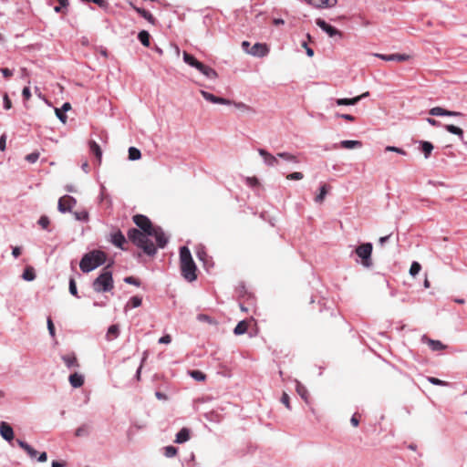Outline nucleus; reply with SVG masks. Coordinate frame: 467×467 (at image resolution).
Returning a JSON list of instances; mask_svg holds the SVG:
<instances>
[{
	"instance_id": "obj_1",
	"label": "nucleus",
	"mask_w": 467,
	"mask_h": 467,
	"mask_svg": "<svg viewBox=\"0 0 467 467\" xmlns=\"http://www.w3.org/2000/svg\"><path fill=\"white\" fill-rule=\"evenodd\" d=\"M134 223L149 235L153 236L156 240L157 247L164 248L168 243L163 230L160 226H153L150 220L143 214H136L133 216Z\"/></svg>"
},
{
	"instance_id": "obj_2",
	"label": "nucleus",
	"mask_w": 467,
	"mask_h": 467,
	"mask_svg": "<svg viewBox=\"0 0 467 467\" xmlns=\"http://www.w3.org/2000/svg\"><path fill=\"white\" fill-rule=\"evenodd\" d=\"M180 267L182 276L185 280L193 282L197 279V267L187 246L180 248Z\"/></svg>"
},
{
	"instance_id": "obj_3",
	"label": "nucleus",
	"mask_w": 467,
	"mask_h": 467,
	"mask_svg": "<svg viewBox=\"0 0 467 467\" xmlns=\"http://www.w3.org/2000/svg\"><path fill=\"white\" fill-rule=\"evenodd\" d=\"M147 233L140 231L137 228H131L128 231V238L130 242H132L137 247L143 250V252L150 255L153 256L157 253V247L150 241Z\"/></svg>"
},
{
	"instance_id": "obj_4",
	"label": "nucleus",
	"mask_w": 467,
	"mask_h": 467,
	"mask_svg": "<svg viewBox=\"0 0 467 467\" xmlns=\"http://www.w3.org/2000/svg\"><path fill=\"white\" fill-rule=\"evenodd\" d=\"M106 254L100 250H93L83 255L79 267L83 273H89L106 262Z\"/></svg>"
},
{
	"instance_id": "obj_5",
	"label": "nucleus",
	"mask_w": 467,
	"mask_h": 467,
	"mask_svg": "<svg viewBox=\"0 0 467 467\" xmlns=\"http://www.w3.org/2000/svg\"><path fill=\"white\" fill-rule=\"evenodd\" d=\"M114 287V281L112 272L109 270V265L103 268L100 275L93 281L92 288L97 293L109 292Z\"/></svg>"
},
{
	"instance_id": "obj_6",
	"label": "nucleus",
	"mask_w": 467,
	"mask_h": 467,
	"mask_svg": "<svg viewBox=\"0 0 467 467\" xmlns=\"http://www.w3.org/2000/svg\"><path fill=\"white\" fill-rule=\"evenodd\" d=\"M372 250L373 245L371 243H364L355 249V254L361 259V265L364 267L369 268L373 265L371 259Z\"/></svg>"
},
{
	"instance_id": "obj_7",
	"label": "nucleus",
	"mask_w": 467,
	"mask_h": 467,
	"mask_svg": "<svg viewBox=\"0 0 467 467\" xmlns=\"http://www.w3.org/2000/svg\"><path fill=\"white\" fill-rule=\"evenodd\" d=\"M76 203L77 200L74 197L70 195H64L58 200L57 209L62 213L71 212Z\"/></svg>"
},
{
	"instance_id": "obj_8",
	"label": "nucleus",
	"mask_w": 467,
	"mask_h": 467,
	"mask_svg": "<svg viewBox=\"0 0 467 467\" xmlns=\"http://www.w3.org/2000/svg\"><path fill=\"white\" fill-rule=\"evenodd\" d=\"M316 24L319 26L324 32H326L330 37L339 36L342 37V32L337 29L336 27L327 24L325 20L321 18H317L316 20Z\"/></svg>"
},
{
	"instance_id": "obj_9",
	"label": "nucleus",
	"mask_w": 467,
	"mask_h": 467,
	"mask_svg": "<svg viewBox=\"0 0 467 467\" xmlns=\"http://www.w3.org/2000/svg\"><path fill=\"white\" fill-rule=\"evenodd\" d=\"M258 153L263 158L264 162L266 166L275 167V166L278 165V163H279L278 158L279 157H277V154L275 156L272 155L271 153H269L267 150H265L264 149H258Z\"/></svg>"
},
{
	"instance_id": "obj_10",
	"label": "nucleus",
	"mask_w": 467,
	"mask_h": 467,
	"mask_svg": "<svg viewBox=\"0 0 467 467\" xmlns=\"http://www.w3.org/2000/svg\"><path fill=\"white\" fill-rule=\"evenodd\" d=\"M203 99L213 104H223V105H231L233 102L227 99L216 97L212 93H209L204 90L200 91Z\"/></svg>"
},
{
	"instance_id": "obj_11",
	"label": "nucleus",
	"mask_w": 467,
	"mask_h": 467,
	"mask_svg": "<svg viewBox=\"0 0 467 467\" xmlns=\"http://www.w3.org/2000/svg\"><path fill=\"white\" fill-rule=\"evenodd\" d=\"M247 52L254 57H263L268 54L269 49L265 44L255 43Z\"/></svg>"
},
{
	"instance_id": "obj_12",
	"label": "nucleus",
	"mask_w": 467,
	"mask_h": 467,
	"mask_svg": "<svg viewBox=\"0 0 467 467\" xmlns=\"http://www.w3.org/2000/svg\"><path fill=\"white\" fill-rule=\"evenodd\" d=\"M421 342L427 344L432 351H440L447 348L441 341L431 339L426 335L421 337Z\"/></svg>"
},
{
	"instance_id": "obj_13",
	"label": "nucleus",
	"mask_w": 467,
	"mask_h": 467,
	"mask_svg": "<svg viewBox=\"0 0 467 467\" xmlns=\"http://www.w3.org/2000/svg\"><path fill=\"white\" fill-rule=\"evenodd\" d=\"M111 243L121 250H126L124 244H126V238L124 234L119 231H116L110 234Z\"/></svg>"
},
{
	"instance_id": "obj_14",
	"label": "nucleus",
	"mask_w": 467,
	"mask_h": 467,
	"mask_svg": "<svg viewBox=\"0 0 467 467\" xmlns=\"http://www.w3.org/2000/svg\"><path fill=\"white\" fill-rule=\"evenodd\" d=\"M375 56L382 60L385 61H398V62H403L410 58L409 55L406 54H375Z\"/></svg>"
},
{
	"instance_id": "obj_15",
	"label": "nucleus",
	"mask_w": 467,
	"mask_h": 467,
	"mask_svg": "<svg viewBox=\"0 0 467 467\" xmlns=\"http://www.w3.org/2000/svg\"><path fill=\"white\" fill-rule=\"evenodd\" d=\"M0 435L7 441H11L14 439L13 428L5 421L0 422Z\"/></svg>"
},
{
	"instance_id": "obj_16",
	"label": "nucleus",
	"mask_w": 467,
	"mask_h": 467,
	"mask_svg": "<svg viewBox=\"0 0 467 467\" xmlns=\"http://www.w3.org/2000/svg\"><path fill=\"white\" fill-rule=\"evenodd\" d=\"M196 69L209 79H215L218 77L217 72L213 68L204 65L202 62H199Z\"/></svg>"
},
{
	"instance_id": "obj_17",
	"label": "nucleus",
	"mask_w": 467,
	"mask_h": 467,
	"mask_svg": "<svg viewBox=\"0 0 467 467\" xmlns=\"http://www.w3.org/2000/svg\"><path fill=\"white\" fill-rule=\"evenodd\" d=\"M308 4L316 8H329L337 5V0H307Z\"/></svg>"
},
{
	"instance_id": "obj_18",
	"label": "nucleus",
	"mask_w": 467,
	"mask_h": 467,
	"mask_svg": "<svg viewBox=\"0 0 467 467\" xmlns=\"http://www.w3.org/2000/svg\"><path fill=\"white\" fill-rule=\"evenodd\" d=\"M89 150L90 152L95 155V157L97 158V161L99 163L101 162V158H102V150L100 149V146L94 140H90L89 143Z\"/></svg>"
},
{
	"instance_id": "obj_19",
	"label": "nucleus",
	"mask_w": 467,
	"mask_h": 467,
	"mask_svg": "<svg viewBox=\"0 0 467 467\" xmlns=\"http://www.w3.org/2000/svg\"><path fill=\"white\" fill-rule=\"evenodd\" d=\"M16 443L28 454L30 458L34 459L36 457L37 451L28 443L22 440H16Z\"/></svg>"
},
{
	"instance_id": "obj_20",
	"label": "nucleus",
	"mask_w": 467,
	"mask_h": 467,
	"mask_svg": "<svg viewBox=\"0 0 467 467\" xmlns=\"http://www.w3.org/2000/svg\"><path fill=\"white\" fill-rule=\"evenodd\" d=\"M68 379L73 388H80L84 384V377L78 373L71 374Z\"/></svg>"
},
{
	"instance_id": "obj_21",
	"label": "nucleus",
	"mask_w": 467,
	"mask_h": 467,
	"mask_svg": "<svg viewBox=\"0 0 467 467\" xmlns=\"http://www.w3.org/2000/svg\"><path fill=\"white\" fill-rule=\"evenodd\" d=\"M277 157H279L280 159H282L287 162L293 163V164H298L300 162V161L298 160V157L296 155L292 154L290 152H286V151L278 152Z\"/></svg>"
},
{
	"instance_id": "obj_22",
	"label": "nucleus",
	"mask_w": 467,
	"mask_h": 467,
	"mask_svg": "<svg viewBox=\"0 0 467 467\" xmlns=\"http://www.w3.org/2000/svg\"><path fill=\"white\" fill-rule=\"evenodd\" d=\"M190 439V431L187 428H182L177 434L175 442L183 443Z\"/></svg>"
},
{
	"instance_id": "obj_23",
	"label": "nucleus",
	"mask_w": 467,
	"mask_h": 467,
	"mask_svg": "<svg viewBox=\"0 0 467 467\" xmlns=\"http://www.w3.org/2000/svg\"><path fill=\"white\" fill-rule=\"evenodd\" d=\"M329 189H330V187L327 184H326V183L322 184L319 188V193L315 197V202L317 203H322L323 201L325 200L326 195L327 194Z\"/></svg>"
},
{
	"instance_id": "obj_24",
	"label": "nucleus",
	"mask_w": 467,
	"mask_h": 467,
	"mask_svg": "<svg viewBox=\"0 0 467 467\" xmlns=\"http://www.w3.org/2000/svg\"><path fill=\"white\" fill-rule=\"evenodd\" d=\"M296 389L297 394L307 403L308 402V391L306 388L298 380H296Z\"/></svg>"
},
{
	"instance_id": "obj_25",
	"label": "nucleus",
	"mask_w": 467,
	"mask_h": 467,
	"mask_svg": "<svg viewBox=\"0 0 467 467\" xmlns=\"http://www.w3.org/2000/svg\"><path fill=\"white\" fill-rule=\"evenodd\" d=\"M62 359H63L65 365L68 368H78V360H77V358L75 357V355H65V356H62Z\"/></svg>"
},
{
	"instance_id": "obj_26",
	"label": "nucleus",
	"mask_w": 467,
	"mask_h": 467,
	"mask_svg": "<svg viewBox=\"0 0 467 467\" xmlns=\"http://www.w3.org/2000/svg\"><path fill=\"white\" fill-rule=\"evenodd\" d=\"M358 102H359V98L335 99V103L337 106H354Z\"/></svg>"
},
{
	"instance_id": "obj_27",
	"label": "nucleus",
	"mask_w": 467,
	"mask_h": 467,
	"mask_svg": "<svg viewBox=\"0 0 467 467\" xmlns=\"http://www.w3.org/2000/svg\"><path fill=\"white\" fill-rule=\"evenodd\" d=\"M444 128L448 132L457 135L460 138V140L463 141V130L461 128L451 124L445 125Z\"/></svg>"
},
{
	"instance_id": "obj_28",
	"label": "nucleus",
	"mask_w": 467,
	"mask_h": 467,
	"mask_svg": "<svg viewBox=\"0 0 467 467\" xmlns=\"http://www.w3.org/2000/svg\"><path fill=\"white\" fill-rule=\"evenodd\" d=\"M119 326L118 325H111L109 328H108V331H107V339L108 340H112L116 337H119Z\"/></svg>"
},
{
	"instance_id": "obj_29",
	"label": "nucleus",
	"mask_w": 467,
	"mask_h": 467,
	"mask_svg": "<svg viewBox=\"0 0 467 467\" xmlns=\"http://www.w3.org/2000/svg\"><path fill=\"white\" fill-rule=\"evenodd\" d=\"M183 61L186 64H188L189 66L195 67V68L200 62L192 55L187 53L186 51L183 52Z\"/></svg>"
},
{
	"instance_id": "obj_30",
	"label": "nucleus",
	"mask_w": 467,
	"mask_h": 467,
	"mask_svg": "<svg viewBox=\"0 0 467 467\" xmlns=\"http://www.w3.org/2000/svg\"><path fill=\"white\" fill-rule=\"evenodd\" d=\"M420 148L424 153V157L428 159L433 150V145L430 141H420Z\"/></svg>"
},
{
	"instance_id": "obj_31",
	"label": "nucleus",
	"mask_w": 467,
	"mask_h": 467,
	"mask_svg": "<svg viewBox=\"0 0 467 467\" xmlns=\"http://www.w3.org/2000/svg\"><path fill=\"white\" fill-rule=\"evenodd\" d=\"M135 10L138 14H140L143 18H145L147 21H149L151 24H154L155 18L153 17L152 14L143 8L135 7Z\"/></svg>"
},
{
	"instance_id": "obj_32",
	"label": "nucleus",
	"mask_w": 467,
	"mask_h": 467,
	"mask_svg": "<svg viewBox=\"0 0 467 467\" xmlns=\"http://www.w3.org/2000/svg\"><path fill=\"white\" fill-rule=\"evenodd\" d=\"M248 324L245 320L240 321L234 329L235 335H243L247 331Z\"/></svg>"
},
{
	"instance_id": "obj_33",
	"label": "nucleus",
	"mask_w": 467,
	"mask_h": 467,
	"mask_svg": "<svg viewBox=\"0 0 467 467\" xmlns=\"http://www.w3.org/2000/svg\"><path fill=\"white\" fill-rule=\"evenodd\" d=\"M362 143L359 140H342L340 146L344 149H354L356 147H361Z\"/></svg>"
},
{
	"instance_id": "obj_34",
	"label": "nucleus",
	"mask_w": 467,
	"mask_h": 467,
	"mask_svg": "<svg viewBox=\"0 0 467 467\" xmlns=\"http://www.w3.org/2000/svg\"><path fill=\"white\" fill-rule=\"evenodd\" d=\"M141 303H142V299L140 296H134L130 298L129 302L127 303V305L125 306V309H127L128 307H130V306L131 307H139L141 306Z\"/></svg>"
},
{
	"instance_id": "obj_35",
	"label": "nucleus",
	"mask_w": 467,
	"mask_h": 467,
	"mask_svg": "<svg viewBox=\"0 0 467 467\" xmlns=\"http://www.w3.org/2000/svg\"><path fill=\"white\" fill-rule=\"evenodd\" d=\"M138 39L144 47L150 46V34L147 31H145V30L140 31L138 34Z\"/></svg>"
},
{
	"instance_id": "obj_36",
	"label": "nucleus",
	"mask_w": 467,
	"mask_h": 467,
	"mask_svg": "<svg viewBox=\"0 0 467 467\" xmlns=\"http://www.w3.org/2000/svg\"><path fill=\"white\" fill-rule=\"evenodd\" d=\"M141 157L140 150L135 147L129 148V159L130 161L140 160Z\"/></svg>"
},
{
	"instance_id": "obj_37",
	"label": "nucleus",
	"mask_w": 467,
	"mask_h": 467,
	"mask_svg": "<svg viewBox=\"0 0 467 467\" xmlns=\"http://www.w3.org/2000/svg\"><path fill=\"white\" fill-rule=\"evenodd\" d=\"M22 277L26 281H33L36 278L35 271L32 267H27L25 269Z\"/></svg>"
},
{
	"instance_id": "obj_38",
	"label": "nucleus",
	"mask_w": 467,
	"mask_h": 467,
	"mask_svg": "<svg viewBox=\"0 0 467 467\" xmlns=\"http://www.w3.org/2000/svg\"><path fill=\"white\" fill-rule=\"evenodd\" d=\"M190 376L197 381H203L206 379V375L201 370H191Z\"/></svg>"
},
{
	"instance_id": "obj_39",
	"label": "nucleus",
	"mask_w": 467,
	"mask_h": 467,
	"mask_svg": "<svg viewBox=\"0 0 467 467\" xmlns=\"http://www.w3.org/2000/svg\"><path fill=\"white\" fill-rule=\"evenodd\" d=\"M178 452V449L174 446H166L164 447V455L167 457V458H171V457H174Z\"/></svg>"
},
{
	"instance_id": "obj_40",
	"label": "nucleus",
	"mask_w": 467,
	"mask_h": 467,
	"mask_svg": "<svg viewBox=\"0 0 467 467\" xmlns=\"http://www.w3.org/2000/svg\"><path fill=\"white\" fill-rule=\"evenodd\" d=\"M74 217L78 221L87 222L88 220V213L87 211L74 212Z\"/></svg>"
},
{
	"instance_id": "obj_41",
	"label": "nucleus",
	"mask_w": 467,
	"mask_h": 467,
	"mask_svg": "<svg viewBox=\"0 0 467 467\" xmlns=\"http://www.w3.org/2000/svg\"><path fill=\"white\" fill-rule=\"evenodd\" d=\"M445 109L441 107H434L430 109L429 113L431 116H445Z\"/></svg>"
},
{
	"instance_id": "obj_42",
	"label": "nucleus",
	"mask_w": 467,
	"mask_h": 467,
	"mask_svg": "<svg viewBox=\"0 0 467 467\" xmlns=\"http://www.w3.org/2000/svg\"><path fill=\"white\" fill-rule=\"evenodd\" d=\"M304 178V174L300 171H295L286 175V179L289 181H300Z\"/></svg>"
},
{
	"instance_id": "obj_43",
	"label": "nucleus",
	"mask_w": 467,
	"mask_h": 467,
	"mask_svg": "<svg viewBox=\"0 0 467 467\" xmlns=\"http://www.w3.org/2000/svg\"><path fill=\"white\" fill-rule=\"evenodd\" d=\"M420 269H421L420 265L418 262H413L410 268V275L415 276L416 275H418L420 273Z\"/></svg>"
},
{
	"instance_id": "obj_44",
	"label": "nucleus",
	"mask_w": 467,
	"mask_h": 467,
	"mask_svg": "<svg viewBox=\"0 0 467 467\" xmlns=\"http://www.w3.org/2000/svg\"><path fill=\"white\" fill-rule=\"evenodd\" d=\"M69 293L76 297H79L78 295L77 285L74 278L69 279Z\"/></svg>"
},
{
	"instance_id": "obj_45",
	"label": "nucleus",
	"mask_w": 467,
	"mask_h": 467,
	"mask_svg": "<svg viewBox=\"0 0 467 467\" xmlns=\"http://www.w3.org/2000/svg\"><path fill=\"white\" fill-rule=\"evenodd\" d=\"M49 223H50V221H49V218L47 216V215H42L39 220H38V224L43 228V229H48V226H49Z\"/></svg>"
},
{
	"instance_id": "obj_46",
	"label": "nucleus",
	"mask_w": 467,
	"mask_h": 467,
	"mask_svg": "<svg viewBox=\"0 0 467 467\" xmlns=\"http://www.w3.org/2000/svg\"><path fill=\"white\" fill-rule=\"evenodd\" d=\"M55 112H56V116L57 117V119L62 122V123H66L67 122V115L65 114V112L61 109H57L56 108L55 109Z\"/></svg>"
},
{
	"instance_id": "obj_47",
	"label": "nucleus",
	"mask_w": 467,
	"mask_h": 467,
	"mask_svg": "<svg viewBox=\"0 0 467 467\" xmlns=\"http://www.w3.org/2000/svg\"><path fill=\"white\" fill-rule=\"evenodd\" d=\"M197 320L201 322H207L209 324H215L214 320L210 316L205 314H199L197 316Z\"/></svg>"
},
{
	"instance_id": "obj_48",
	"label": "nucleus",
	"mask_w": 467,
	"mask_h": 467,
	"mask_svg": "<svg viewBox=\"0 0 467 467\" xmlns=\"http://www.w3.org/2000/svg\"><path fill=\"white\" fill-rule=\"evenodd\" d=\"M39 158V152L34 151L26 156V160L30 163H35Z\"/></svg>"
},
{
	"instance_id": "obj_49",
	"label": "nucleus",
	"mask_w": 467,
	"mask_h": 467,
	"mask_svg": "<svg viewBox=\"0 0 467 467\" xmlns=\"http://www.w3.org/2000/svg\"><path fill=\"white\" fill-rule=\"evenodd\" d=\"M124 282L129 284V285H136V286H140V282L139 279L133 277V276H126L124 278Z\"/></svg>"
},
{
	"instance_id": "obj_50",
	"label": "nucleus",
	"mask_w": 467,
	"mask_h": 467,
	"mask_svg": "<svg viewBox=\"0 0 467 467\" xmlns=\"http://www.w3.org/2000/svg\"><path fill=\"white\" fill-rule=\"evenodd\" d=\"M428 381L430 383H431L432 385H436V386H444V385H447V382L443 381V380H441L437 378H433V377H429L428 378Z\"/></svg>"
},
{
	"instance_id": "obj_51",
	"label": "nucleus",
	"mask_w": 467,
	"mask_h": 467,
	"mask_svg": "<svg viewBox=\"0 0 467 467\" xmlns=\"http://www.w3.org/2000/svg\"><path fill=\"white\" fill-rule=\"evenodd\" d=\"M3 104L5 109H10L12 108V102L6 93L3 96Z\"/></svg>"
},
{
	"instance_id": "obj_52",
	"label": "nucleus",
	"mask_w": 467,
	"mask_h": 467,
	"mask_svg": "<svg viewBox=\"0 0 467 467\" xmlns=\"http://www.w3.org/2000/svg\"><path fill=\"white\" fill-rule=\"evenodd\" d=\"M290 399H289V396L287 393L284 392L282 397H281V402L288 409V410H291V406H290Z\"/></svg>"
},
{
	"instance_id": "obj_53",
	"label": "nucleus",
	"mask_w": 467,
	"mask_h": 467,
	"mask_svg": "<svg viewBox=\"0 0 467 467\" xmlns=\"http://www.w3.org/2000/svg\"><path fill=\"white\" fill-rule=\"evenodd\" d=\"M386 150L387 151H393V152H397L399 154H401V155H406V151L400 148H398V147H395V146H387L386 147Z\"/></svg>"
},
{
	"instance_id": "obj_54",
	"label": "nucleus",
	"mask_w": 467,
	"mask_h": 467,
	"mask_svg": "<svg viewBox=\"0 0 467 467\" xmlns=\"http://www.w3.org/2000/svg\"><path fill=\"white\" fill-rule=\"evenodd\" d=\"M47 329H48L50 336L52 337H55V327H54L53 321L50 317L47 318Z\"/></svg>"
},
{
	"instance_id": "obj_55",
	"label": "nucleus",
	"mask_w": 467,
	"mask_h": 467,
	"mask_svg": "<svg viewBox=\"0 0 467 467\" xmlns=\"http://www.w3.org/2000/svg\"><path fill=\"white\" fill-rule=\"evenodd\" d=\"M246 182L251 187H254L259 184V182L255 177H247Z\"/></svg>"
},
{
	"instance_id": "obj_56",
	"label": "nucleus",
	"mask_w": 467,
	"mask_h": 467,
	"mask_svg": "<svg viewBox=\"0 0 467 467\" xmlns=\"http://www.w3.org/2000/svg\"><path fill=\"white\" fill-rule=\"evenodd\" d=\"M336 117L337 118H341V119H344L348 121H354L355 120V117L350 115V114H336Z\"/></svg>"
},
{
	"instance_id": "obj_57",
	"label": "nucleus",
	"mask_w": 467,
	"mask_h": 467,
	"mask_svg": "<svg viewBox=\"0 0 467 467\" xmlns=\"http://www.w3.org/2000/svg\"><path fill=\"white\" fill-rule=\"evenodd\" d=\"M22 96L26 100H28L31 98V91L28 87H25L22 90Z\"/></svg>"
},
{
	"instance_id": "obj_58",
	"label": "nucleus",
	"mask_w": 467,
	"mask_h": 467,
	"mask_svg": "<svg viewBox=\"0 0 467 467\" xmlns=\"http://www.w3.org/2000/svg\"><path fill=\"white\" fill-rule=\"evenodd\" d=\"M171 341V337L170 335H164L159 339L160 344H170Z\"/></svg>"
},
{
	"instance_id": "obj_59",
	"label": "nucleus",
	"mask_w": 467,
	"mask_h": 467,
	"mask_svg": "<svg viewBox=\"0 0 467 467\" xmlns=\"http://www.w3.org/2000/svg\"><path fill=\"white\" fill-rule=\"evenodd\" d=\"M237 109L242 110H250V107L243 102H234L233 103Z\"/></svg>"
},
{
	"instance_id": "obj_60",
	"label": "nucleus",
	"mask_w": 467,
	"mask_h": 467,
	"mask_svg": "<svg viewBox=\"0 0 467 467\" xmlns=\"http://www.w3.org/2000/svg\"><path fill=\"white\" fill-rule=\"evenodd\" d=\"M6 147V136L5 134L1 135L0 137V150L4 151Z\"/></svg>"
},
{
	"instance_id": "obj_61",
	"label": "nucleus",
	"mask_w": 467,
	"mask_h": 467,
	"mask_svg": "<svg viewBox=\"0 0 467 467\" xmlns=\"http://www.w3.org/2000/svg\"><path fill=\"white\" fill-rule=\"evenodd\" d=\"M1 72L5 78H9V77L13 76V70H11L7 67L1 68Z\"/></svg>"
},
{
	"instance_id": "obj_62",
	"label": "nucleus",
	"mask_w": 467,
	"mask_h": 467,
	"mask_svg": "<svg viewBox=\"0 0 467 467\" xmlns=\"http://www.w3.org/2000/svg\"><path fill=\"white\" fill-rule=\"evenodd\" d=\"M445 116H449V117H458V116H462V112H459V111H451V110H445Z\"/></svg>"
},
{
	"instance_id": "obj_63",
	"label": "nucleus",
	"mask_w": 467,
	"mask_h": 467,
	"mask_svg": "<svg viewBox=\"0 0 467 467\" xmlns=\"http://www.w3.org/2000/svg\"><path fill=\"white\" fill-rule=\"evenodd\" d=\"M390 236H391V234H388L386 236L380 237L379 240V244L381 246H383L389 240Z\"/></svg>"
},
{
	"instance_id": "obj_64",
	"label": "nucleus",
	"mask_w": 467,
	"mask_h": 467,
	"mask_svg": "<svg viewBox=\"0 0 467 467\" xmlns=\"http://www.w3.org/2000/svg\"><path fill=\"white\" fill-rule=\"evenodd\" d=\"M12 254L14 257L17 258L21 254V248L18 246H16L12 250Z\"/></svg>"
}]
</instances>
